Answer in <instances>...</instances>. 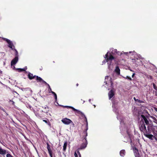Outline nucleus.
I'll list each match as a JSON object with an SVG mask.
<instances>
[{"label":"nucleus","mask_w":157,"mask_h":157,"mask_svg":"<svg viewBox=\"0 0 157 157\" xmlns=\"http://www.w3.org/2000/svg\"><path fill=\"white\" fill-rule=\"evenodd\" d=\"M126 79H128L129 80H130V81H132V78H131L130 77H128V76H127V77H126Z\"/></svg>","instance_id":"nucleus-27"},{"label":"nucleus","mask_w":157,"mask_h":157,"mask_svg":"<svg viewBox=\"0 0 157 157\" xmlns=\"http://www.w3.org/2000/svg\"><path fill=\"white\" fill-rule=\"evenodd\" d=\"M94 107H95L96 106L95 105H94Z\"/></svg>","instance_id":"nucleus-47"},{"label":"nucleus","mask_w":157,"mask_h":157,"mask_svg":"<svg viewBox=\"0 0 157 157\" xmlns=\"http://www.w3.org/2000/svg\"><path fill=\"white\" fill-rule=\"evenodd\" d=\"M156 135V137H157V134H155V135Z\"/></svg>","instance_id":"nucleus-43"},{"label":"nucleus","mask_w":157,"mask_h":157,"mask_svg":"<svg viewBox=\"0 0 157 157\" xmlns=\"http://www.w3.org/2000/svg\"><path fill=\"white\" fill-rule=\"evenodd\" d=\"M120 69L118 66H117L116 67L115 71L117 73V74L118 75H120Z\"/></svg>","instance_id":"nucleus-16"},{"label":"nucleus","mask_w":157,"mask_h":157,"mask_svg":"<svg viewBox=\"0 0 157 157\" xmlns=\"http://www.w3.org/2000/svg\"><path fill=\"white\" fill-rule=\"evenodd\" d=\"M135 73H133L132 74V78H133V77H134V75H135Z\"/></svg>","instance_id":"nucleus-34"},{"label":"nucleus","mask_w":157,"mask_h":157,"mask_svg":"<svg viewBox=\"0 0 157 157\" xmlns=\"http://www.w3.org/2000/svg\"><path fill=\"white\" fill-rule=\"evenodd\" d=\"M47 148L48 151V153H52V150L51 149L50 147V145L48 143H47Z\"/></svg>","instance_id":"nucleus-18"},{"label":"nucleus","mask_w":157,"mask_h":157,"mask_svg":"<svg viewBox=\"0 0 157 157\" xmlns=\"http://www.w3.org/2000/svg\"><path fill=\"white\" fill-rule=\"evenodd\" d=\"M67 142L66 141L64 143L63 146V150L64 151H66V148H67Z\"/></svg>","instance_id":"nucleus-20"},{"label":"nucleus","mask_w":157,"mask_h":157,"mask_svg":"<svg viewBox=\"0 0 157 157\" xmlns=\"http://www.w3.org/2000/svg\"><path fill=\"white\" fill-rule=\"evenodd\" d=\"M144 135L147 137L150 140H153V138H154V136L151 134H148L147 132V133H145Z\"/></svg>","instance_id":"nucleus-13"},{"label":"nucleus","mask_w":157,"mask_h":157,"mask_svg":"<svg viewBox=\"0 0 157 157\" xmlns=\"http://www.w3.org/2000/svg\"><path fill=\"white\" fill-rule=\"evenodd\" d=\"M75 157H78V155L76 156H75Z\"/></svg>","instance_id":"nucleus-46"},{"label":"nucleus","mask_w":157,"mask_h":157,"mask_svg":"<svg viewBox=\"0 0 157 157\" xmlns=\"http://www.w3.org/2000/svg\"><path fill=\"white\" fill-rule=\"evenodd\" d=\"M152 85L153 88L157 91V87L156 86L155 84L154 83H152Z\"/></svg>","instance_id":"nucleus-25"},{"label":"nucleus","mask_w":157,"mask_h":157,"mask_svg":"<svg viewBox=\"0 0 157 157\" xmlns=\"http://www.w3.org/2000/svg\"><path fill=\"white\" fill-rule=\"evenodd\" d=\"M42 120L46 124H50V123L49 122V121L48 119H46V120Z\"/></svg>","instance_id":"nucleus-24"},{"label":"nucleus","mask_w":157,"mask_h":157,"mask_svg":"<svg viewBox=\"0 0 157 157\" xmlns=\"http://www.w3.org/2000/svg\"><path fill=\"white\" fill-rule=\"evenodd\" d=\"M54 97H55V98L56 101H57V96L56 94H54Z\"/></svg>","instance_id":"nucleus-30"},{"label":"nucleus","mask_w":157,"mask_h":157,"mask_svg":"<svg viewBox=\"0 0 157 157\" xmlns=\"http://www.w3.org/2000/svg\"><path fill=\"white\" fill-rule=\"evenodd\" d=\"M77 152L78 154V155H79V157H81V155L78 151H77Z\"/></svg>","instance_id":"nucleus-28"},{"label":"nucleus","mask_w":157,"mask_h":157,"mask_svg":"<svg viewBox=\"0 0 157 157\" xmlns=\"http://www.w3.org/2000/svg\"><path fill=\"white\" fill-rule=\"evenodd\" d=\"M131 52H129V53H131Z\"/></svg>","instance_id":"nucleus-45"},{"label":"nucleus","mask_w":157,"mask_h":157,"mask_svg":"<svg viewBox=\"0 0 157 157\" xmlns=\"http://www.w3.org/2000/svg\"><path fill=\"white\" fill-rule=\"evenodd\" d=\"M35 115H36V116H38V115H39L38 114H36V113H35Z\"/></svg>","instance_id":"nucleus-36"},{"label":"nucleus","mask_w":157,"mask_h":157,"mask_svg":"<svg viewBox=\"0 0 157 157\" xmlns=\"http://www.w3.org/2000/svg\"><path fill=\"white\" fill-rule=\"evenodd\" d=\"M3 40L6 41L8 44V46L11 48L12 50H13L14 46H13V44L12 41L7 38H3Z\"/></svg>","instance_id":"nucleus-4"},{"label":"nucleus","mask_w":157,"mask_h":157,"mask_svg":"<svg viewBox=\"0 0 157 157\" xmlns=\"http://www.w3.org/2000/svg\"><path fill=\"white\" fill-rule=\"evenodd\" d=\"M126 54H127L128 53V52H125L124 53Z\"/></svg>","instance_id":"nucleus-44"},{"label":"nucleus","mask_w":157,"mask_h":157,"mask_svg":"<svg viewBox=\"0 0 157 157\" xmlns=\"http://www.w3.org/2000/svg\"><path fill=\"white\" fill-rule=\"evenodd\" d=\"M154 109L157 112V108L156 107H154Z\"/></svg>","instance_id":"nucleus-35"},{"label":"nucleus","mask_w":157,"mask_h":157,"mask_svg":"<svg viewBox=\"0 0 157 157\" xmlns=\"http://www.w3.org/2000/svg\"><path fill=\"white\" fill-rule=\"evenodd\" d=\"M27 69V67H25L24 68L21 69V68H17L16 70H18L19 72H21L22 71H25Z\"/></svg>","instance_id":"nucleus-19"},{"label":"nucleus","mask_w":157,"mask_h":157,"mask_svg":"<svg viewBox=\"0 0 157 157\" xmlns=\"http://www.w3.org/2000/svg\"><path fill=\"white\" fill-rule=\"evenodd\" d=\"M108 78H109V80H110V82L111 83V86L112 87V86H113V82L111 81V78L109 77V76H106L105 77V80L106 79H108Z\"/></svg>","instance_id":"nucleus-21"},{"label":"nucleus","mask_w":157,"mask_h":157,"mask_svg":"<svg viewBox=\"0 0 157 157\" xmlns=\"http://www.w3.org/2000/svg\"><path fill=\"white\" fill-rule=\"evenodd\" d=\"M6 157H13L11 155L8 154L6 155Z\"/></svg>","instance_id":"nucleus-29"},{"label":"nucleus","mask_w":157,"mask_h":157,"mask_svg":"<svg viewBox=\"0 0 157 157\" xmlns=\"http://www.w3.org/2000/svg\"><path fill=\"white\" fill-rule=\"evenodd\" d=\"M150 78L151 79H152V76H150Z\"/></svg>","instance_id":"nucleus-37"},{"label":"nucleus","mask_w":157,"mask_h":157,"mask_svg":"<svg viewBox=\"0 0 157 157\" xmlns=\"http://www.w3.org/2000/svg\"><path fill=\"white\" fill-rule=\"evenodd\" d=\"M41 81H42L46 85H48L49 86V87H48V90H49V93H51V92L52 91V89H51V88L50 86L47 83L45 82V81H44L42 78H41L40 77V82H41Z\"/></svg>","instance_id":"nucleus-14"},{"label":"nucleus","mask_w":157,"mask_h":157,"mask_svg":"<svg viewBox=\"0 0 157 157\" xmlns=\"http://www.w3.org/2000/svg\"><path fill=\"white\" fill-rule=\"evenodd\" d=\"M103 62H105V60H104V61H103Z\"/></svg>","instance_id":"nucleus-42"},{"label":"nucleus","mask_w":157,"mask_h":157,"mask_svg":"<svg viewBox=\"0 0 157 157\" xmlns=\"http://www.w3.org/2000/svg\"><path fill=\"white\" fill-rule=\"evenodd\" d=\"M141 117L143 119L144 121V122L146 125H147L149 124V121L144 115H141Z\"/></svg>","instance_id":"nucleus-12"},{"label":"nucleus","mask_w":157,"mask_h":157,"mask_svg":"<svg viewBox=\"0 0 157 157\" xmlns=\"http://www.w3.org/2000/svg\"><path fill=\"white\" fill-rule=\"evenodd\" d=\"M139 128L140 131H143L144 133H147V131L146 129V127L144 124V121H143L142 123H140L139 127Z\"/></svg>","instance_id":"nucleus-3"},{"label":"nucleus","mask_w":157,"mask_h":157,"mask_svg":"<svg viewBox=\"0 0 157 157\" xmlns=\"http://www.w3.org/2000/svg\"><path fill=\"white\" fill-rule=\"evenodd\" d=\"M156 93L155 94V96H157V92H156Z\"/></svg>","instance_id":"nucleus-41"},{"label":"nucleus","mask_w":157,"mask_h":157,"mask_svg":"<svg viewBox=\"0 0 157 157\" xmlns=\"http://www.w3.org/2000/svg\"><path fill=\"white\" fill-rule=\"evenodd\" d=\"M86 122V129L84 130L83 133L85 137L84 138V139H83V143L81 144L80 147L78 148V149H82L85 148L86 147V146L87 144V141L86 140V137L87 136V131L88 129V124L87 121Z\"/></svg>","instance_id":"nucleus-1"},{"label":"nucleus","mask_w":157,"mask_h":157,"mask_svg":"<svg viewBox=\"0 0 157 157\" xmlns=\"http://www.w3.org/2000/svg\"><path fill=\"white\" fill-rule=\"evenodd\" d=\"M6 151L5 150L2 149L0 147V154L2 155H5L6 153Z\"/></svg>","instance_id":"nucleus-15"},{"label":"nucleus","mask_w":157,"mask_h":157,"mask_svg":"<svg viewBox=\"0 0 157 157\" xmlns=\"http://www.w3.org/2000/svg\"><path fill=\"white\" fill-rule=\"evenodd\" d=\"M77 154H78L77 153H76V152H75V153L74 155H75V156H76H76H78Z\"/></svg>","instance_id":"nucleus-31"},{"label":"nucleus","mask_w":157,"mask_h":157,"mask_svg":"<svg viewBox=\"0 0 157 157\" xmlns=\"http://www.w3.org/2000/svg\"><path fill=\"white\" fill-rule=\"evenodd\" d=\"M13 50H14L15 52V56L18 57V53L17 51L14 48Z\"/></svg>","instance_id":"nucleus-26"},{"label":"nucleus","mask_w":157,"mask_h":157,"mask_svg":"<svg viewBox=\"0 0 157 157\" xmlns=\"http://www.w3.org/2000/svg\"><path fill=\"white\" fill-rule=\"evenodd\" d=\"M91 99H89V101L90 102L91 101Z\"/></svg>","instance_id":"nucleus-38"},{"label":"nucleus","mask_w":157,"mask_h":157,"mask_svg":"<svg viewBox=\"0 0 157 157\" xmlns=\"http://www.w3.org/2000/svg\"><path fill=\"white\" fill-rule=\"evenodd\" d=\"M134 100L136 101H137L139 103H144V101H143L140 100L138 99H136L135 97H134L133 98Z\"/></svg>","instance_id":"nucleus-22"},{"label":"nucleus","mask_w":157,"mask_h":157,"mask_svg":"<svg viewBox=\"0 0 157 157\" xmlns=\"http://www.w3.org/2000/svg\"><path fill=\"white\" fill-rule=\"evenodd\" d=\"M125 151L124 150H121L120 152V154L121 156L124 157L125 154Z\"/></svg>","instance_id":"nucleus-17"},{"label":"nucleus","mask_w":157,"mask_h":157,"mask_svg":"<svg viewBox=\"0 0 157 157\" xmlns=\"http://www.w3.org/2000/svg\"><path fill=\"white\" fill-rule=\"evenodd\" d=\"M76 86H78V83H77V84H76Z\"/></svg>","instance_id":"nucleus-40"},{"label":"nucleus","mask_w":157,"mask_h":157,"mask_svg":"<svg viewBox=\"0 0 157 157\" xmlns=\"http://www.w3.org/2000/svg\"><path fill=\"white\" fill-rule=\"evenodd\" d=\"M105 84H106H106H107V81H105Z\"/></svg>","instance_id":"nucleus-39"},{"label":"nucleus","mask_w":157,"mask_h":157,"mask_svg":"<svg viewBox=\"0 0 157 157\" xmlns=\"http://www.w3.org/2000/svg\"><path fill=\"white\" fill-rule=\"evenodd\" d=\"M50 157H52V153H49Z\"/></svg>","instance_id":"nucleus-32"},{"label":"nucleus","mask_w":157,"mask_h":157,"mask_svg":"<svg viewBox=\"0 0 157 157\" xmlns=\"http://www.w3.org/2000/svg\"><path fill=\"white\" fill-rule=\"evenodd\" d=\"M18 60V57L17 56H15V57L12 59L11 61V65L13 66V69H15L14 65L16 64Z\"/></svg>","instance_id":"nucleus-6"},{"label":"nucleus","mask_w":157,"mask_h":157,"mask_svg":"<svg viewBox=\"0 0 157 157\" xmlns=\"http://www.w3.org/2000/svg\"><path fill=\"white\" fill-rule=\"evenodd\" d=\"M28 77L30 79L35 78L36 80H39V78L36 75L33 76V75L30 73H29L28 75Z\"/></svg>","instance_id":"nucleus-8"},{"label":"nucleus","mask_w":157,"mask_h":157,"mask_svg":"<svg viewBox=\"0 0 157 157\" xmlns=\"http://www.w3.org/2000/svg\"><path fill=\"white\" fill-rule=\"evenodd\" d=\"M133 149H134V153L135 157H140V156L138 149L136 148L135 147Z\"/></svg>","instance_id":"nucleus-10"},{"label":"nucleus","mask_w":157,"mask_h":157,"mask_svg":"<svg viewBox=\"0 0 157 157\" xmlns=\"http://www.w3.org/2000/svg\"><path fill=\"white\" fill-rule=\"evenodd\" d=\"M60 106L63 107V108H69L72 109L75 112L78 114H81L82 117H84L85 118L86 121H87V119L86 116L83 113H82L80 111L75 109V108H74L72 106H63V105H60Z\"/></svg>","instance_id":"nucleus-2"},{"label":"nucleus","mask_w":157,"mask_h":157,"mask_svg":"<svg viewBox=\"0 0 157 157\" xmlns=\"http://www.w3.org/2000/svg\"><path fill=\"white\" fill-rule=\"evenodd\" d=\"M105 60L106 62H108L109 60H112L114 59V57L111 55H110L109 57L108 55V52L105 55Z\"/></svg>","instance_id":"nucleus-7"},{"label":"nucleus","mask_w":157,"mask_h":157,"mask_svg":"<svg viewBox=\"0 0 157 157\" xmlns=\"http://www.w3.org/2000/svg\"><path fill=\"white\" fill-rule=\"evenodd\" d=\"M114 95V91L111 90L108 93V96L109 99H110Z\"/></svg>","instance_id":"nucleus-9"},{"label":"nucleus","mask_w":157,"mask_h":157,"mask_svg":"<svg viewBox=\"0 0 157 157\" xmlns=\"http://www.w3.org/2000/svg\"><path fill=\"white\" fill-rule=\"evenodd\" d=\"M127 133L128 135V136H126L125 137V138H126L127 140H124V141L125 142H128L130 141L131 143L132 140H131V135L128 132H127Z\"/></svg>","instance_id":"nucleus-11"},{"label":"nucleus","mask_w":157,"mask_h":157,"mask_svg":"<svg viewBox=\"0 0 157 157\" xmlns=\"http://www.w3.org/2000/svg\"><path fill=\"white\" fill-rule=\"evenodd\" d=\"M150 117L153 119V122L157 124V119L155 117L152 116H151Z\"/></svg>","instance_id":"nucleus-23"},{"label":"nucleus","mask_w":157,"mask_h":157,"mask_svg":"<svg viewBox=\"0 0 157 157\" xmlns=\"http://www.w3.org/2000/svg\"><path fill=\"white\" fill-rule=\"evenodd\" d=\"M61 121L64 124L67 125L73 123V122L71 120L67 118L63 119L61 120Z\"/></svg>","instance_id":"nucleus-5"},{"label":"nucleus","mask_w":157,"mask_h":157,"mask_svg":"<svg viewBox=\"0 0 157 157\" xmlns=\"http://www.w3.org/2000/svg\"><path fill=\"white\" fill-rule=\"evenodd\" d=\"M51 93H52L54 95L56 94V93L53 91H52L51 92Z\"/></svg>","instance_id":"nucleus-33"}]
</instances>
